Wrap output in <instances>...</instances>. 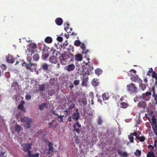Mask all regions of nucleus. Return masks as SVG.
I'll list each match as a JSON object with an SVG mask.
<instances>
[{"label":"nucleus","instance_id":"c756f323","mask_svg":"<svg viewBox=\"0 0 157 157\" xmlns=\"http://www.w3.org/2000/svg\"><path fill=\"white\" fill-rule=\"evenodd\" d=\"M128 105V104L125 102H121L120 105L121 108L125 109L127 107Z\"/></svg>","mask_w":157,"mask_h":157},{"label":"nucleus","instance_id":"f8f14e48","mask_svg":"<svg viewBox=\"0 0 157 157\" xmlns=\"http://www.w3.org/2000/svg\"><path fill=\"white\" fill-rule=\"evenodd\" d=\"M80 46V48L82 49V53H84L86 55H87L88 53H90L89 50L86 49V46L83 43H82Z\"/></svg>","mask_w":157,"mask_h":157},{"label":"nucleus","instance_id":"cd10ccee","mask_svg":"<svg viewBox=\"0 0 157 157\" xmlns=\"http://www.w3.org/2000/svg\"><path fill=\"white\" fill-rule=\"evenodd\" d=\"M44 41L46 43H51L52 41V39L51 37L47 36L45 39Z\"/></svg>","mask_w":157,"mask_h":157},{"label":"nucleus","instance_id":"4c0bfd02","mask_svg":"<svg viewBox=\"0 0 157 157\" xmlns=\"http://www.w3.org/2000/svg\"><path fill=\"white\" fill-rule=\"evenodd\" d=\"M40 57L38 54L36 53L33 56V59L35 61H37L39 59Z\"/></svg>","mask_w":157,"mask_h":157},{"label":"nucleus","instance_id":"bb28decb","mask_svg":"<svg viewBox=\"0 0 157 157\" xmlns=\"http://www.w3.org/2000/svg\"><path fill=\"white\" fill-rule=\"evenodd\" d=\"M28 155L29 157H39V154L36 153V154H31V152H29L28 153Z\"/></svg>","mask_w":157,"mask_h":157},{"label":"nucleus","instance_id":"2f4dec72","mask_svg":"<svg viewBox=\"0 0 157 157\" xmlns=\"http://www.w3.org/2000/svg\"><path fill=\"white\" fill-rule=\"evenodd\" d=\"M18 109H20L21 111L24 112H26V109L24 106L23 105H19L18 106Z\"/></svg>","mask_w":157,"mask_h":157},{"label":"nucleus","instance_id":"052dcab7","mask_svg":"<svg viewBox=\"0 0 157 157\" xmlns=\"http://www.w3.org/2000/svg\"><path fill=\"white\" fill-rule=\"evenodd\" d=\"M75 106V105L74 104H72L71 105H70L69 108H68L69 109H71L73 108Z\"/></svg>","mask_w":157,"mask_h":157},{"label":"nucleus","instance_id":"13d9d810","mask_svg":"<svg viewBox=\"0 0 157 157\" xmlns=\"http://www.w3.org/2000/svg\"><path fill=\"white\" fill-rule=\"evenodd\" d=\"M64 25L65 26L66 25L67 26V28H65L64 29L66 31H67V29H69V24L68 23H66L64 24Z\"/></svg>","mask_w":157,"mask_h":157},{"label":"nucleus","instance_id":"6e6552de","mask_svg":"<svg viewBox=\"0 0 157 157\" xmlns=\"http://www.w3.org/2000/svg\"><path fill=\"white\" fill-rule=\"evenodd\" d=\"M128 76L130 77V79L133 82H136L139 79L138 75H136V74H133L132 73H128Z\"/></svg>","mask_w":157,"mask_h":157},{"label":"nucleus","instance_id":"f704fd0d","mask_svg":"<svg viewBox=\"0 0 157 157\" xmlns=\"http://www.w3.org/2000/svg\"><path fill=\"white\" fill-rule=\"evenodd\" d=\"M58 118L57 119L58 121L59 122H63V117H64V115H58Z\"/></svg>","mask_w":157,"mask_h":157},{"label":"nucleus","instance_id":"ea45409f","mask_svg":"<svg viewBox=\"0 0 157 157\" xmlns=\"http://www.w3.org/2000/svg\"><path fill=\"white\" fill-rule=\"evenodd\" d=\"M95 72L97 75H99L102 73V71L101 69L97 68L95 70Z\"/></svg>","mask_w":157,"mask_h":157},{"label":"nucleus","instance_id":"c85d7f7f","mask_svg":"<svg viewBox=\"0 0 157 157\" xmlns=\"http://www.w3.org/2000/svg\"><path fill=\"white\" fill-rule=\"evenodd\" d=\"M142 96H136L134 98V100L135 102H136L140 101V100H142Z\"/></svg>","mask_w":157,"mask_h":157},{"label":"nucleus","instance_id":"4be33fe9","mask_svg":"<svg viewBox=\"0 0 157 157\" xmlns=\"http://www.w3.org/2000/svg\"><path fill=\"white\" fill-rule=\"evenodd\" d=\"M29 46L30 48H31L32 50L31 51H33L32 53H33V50L37 48V46L34 43H30L29 44Z\"/></svg>","mask_w":157,"mask_h":157},{"label":"nucleus","instance_id":"0e129e2a","mask_svg":"<svg viewBox=\"0 0 157 157\" xmlns=\"http://www.w3.org/2000/svg\"><path fill=\"white\" fill-rule=\"evenodd\" d=\"M67 121L69 122H71L72 121V117L69 116L67 119Z\"/></svg>","mask_w":157,"mask_h":157},{"label":"nucleus","instance_id":"a211bd4d","mask_svg":"<svg viewBox=\"0 0 157 157\" xmlns=\"http://www.w3.org/2000/svg\"><path fill=\"white\" fill-rule=\"evenodd\" d=\"M55 22L56 25H61L63 23V19L60 18L59 17L57 18L55 20Z\"/></svg>","mask_w":157,"mask_h":157},{"label":"nucleus","instance_id":"c03bdc74","mask_svg":"<svg viewBox=\"0 0 157 157\" xmlns=\"http://www.w3.org/2000/svg\"><path fill=\"white\" fill-rule=\"evenodd\" d=\"M152 77L153 78H155L157 80V74L155 71L152 72Z\"/></svg>","mask_w":157,"mask_h":157},{"label":"nucleus","instance_id":"4d7b16f0","mask_svg":"<svg viewBox=\"0 0 157 157\" xmlns=\"http://www.w3.org/2000/svg\"><path fill=\"white\" fill-rule=\"evenodd\" d=\"M31 98V97L29 94H27L25 96V98L26 100H30Z\"/></svg>","mask_w":157,"mask_h":157},{"label":"nucleus","instance_id":"f03ea898","mask_svg":"<svg viewBox=\"0 0 157 157\" xmlns=\"http://www.w3.org/2000/svg\"><path fill=\"white\" fill-rule=\"evenodd\" d=\"M21 121L23 123V126L27 128L30 127V124L32 122V119L26 117L21 118Z\"/></svg>","mask_w":157,"mask_h":157},{"label":"nucleus","instance_id":"f257e3e1","mask_svg":"<svg viewBox=\"0 0 157 157\" xmlns=\"http://www.w3.org/2000/svg\"><path fill=\"white\" fill-rule=\"evenodd\" d=\"M127 91L130 94H136L138 93V88L133 83H131L127 86Z\"/></svg>","mask_w":157,"mask_h":157},{"label":"nucleus","instance_id":"9d476101","mask_svg":"<svg viewBox=\"0 0 157 157\" xmlns=\"http://www.w3.org/2000/svg\"><path fill=\"white\" fill-rule=\"evenodd\" d=\"M151 92H146L145 93L143 94L142 96V98L145 100L146 101H148L150 98V96L151 95Z\"/></svg>","mask_w":157,"mask_h":157},{"label":"nucleus","instance_id":"39448f33","mask_svg":"<svg viewBox=\"0 0 157 157\" xmlns=\"http://www.w3.org/2000/svg\"><path fill=\"white\" fill-rule=\"evenodd\" d=\"M28 61H29V63L27 64L25 62L24 63V64H25V66L28 70H29L31 71H33L34 70V68L36 66V64L32 63L31 62V59L30 58H28L27 59Z\"/></svg>","mask_w":157,"mask_h":157},{"label":"nucleus","instance_id":"2eb2a0df","mask_svg":"<svg viewBox=\"0 0 157 157\" xmlns=\"http://www.w3.org/2000/svg\"><path fill=\"white\" fill-rule=\"evenodd\" d=\"M6 59L7 61L9 63H13L14 62V58L12 56L8 55L6 57Z\"/></svg>","mask_w":157,"mask_h":157},{"label":"nucleus","instance_id":"de8ad7c7","mask_svg":"<svg viewBox=\"0 0 157 157\" xmlns=\"http://www.w3.org/2000/svg\"><path fill=\"white\" fill-rule=\"evenodd\" d=\"M81 102L84 105H86L87 103V100L85 98H82L81 100Z\"/></svg>","mask_w":157,"mask_h":157},{"label":"nucleus","instance_id":"3c124183","mask_svg":"<svg viewBox=\"0 0 157 157\" xmlns=\"http://www.w3.org/2000/svg\"><path fill=\"white\" fill-rule=\"evenodd\" d=\"M64 112L66 113V114H65V117H66L68 115H69L70 113V109H68L65 110Z\"/></svg>","mask_w":157,"mask_h":157},{"label":"nucleus","instance_id":"603ef678","mask_svg":"<svg viewBox=\"0 0 157 157\" xmlns=\"http://www.w3.org/2000/svg\"><path fill=\"white\" fill-rule=\"evenodd\" d=\"M79 83V80H75L73 82L75 86H77Z\"/></svg>","mask_w":157,"mask_h":157},{"label":"nucleus","instance_id":"f3484780","mask_svg":"<svg viewBox=\"0 0 157 157\" xmlns=\"http://www.w3.org/2000/svg\"><path fill=\"white\" fill-rule=\"evenodd\" d=\"M49 61L53 63H56L57 62V59L56 57L52 56H51L49 58Z\"/></svg>","mask_w":157,"mask_h":157},{"label":"nucleus","instance_id":"20e7f679","mask_svg":"<svg viewBox=\"0 0 157 157\" xmlns=\"http://www.w3.org/2000/svg\"><path fill=\"white\" fill-rule=\"evenodd\" d=\"M32 143H22L21 144V146L22 147V149L25 152H28L29 153L31 152L30 149L32 148Z\"/></svg>","mask_w":157,"mask_h":157},{"label":"nucleus","instance_id":"7c9ffc66","mask_svg":"<svg viewBox=\"0 0 157 157\" xmlns=\"http://www.w3.org/2000/svg\"><path fill=\"white\" fill-rule=\"evenodd\" d=\"M22 129L21 127L19 125L17 124L15 127V130L16 132H19Z\"/></svg>","mask_w":157,"mask_h":157},{"label":"nucleus","instance_id":"bf43d9fd","mask_svg":"<svg viewBox=\"0 0 157 157\" xmlns=\"http://www.w3.org/2000/svg\"><path fill=\"white\" fill-rule=\"evenodd\" d=\"M137 133L136 132H134L133 133H131L130 134V135H131L132 136H136V137L137 136H138V135H137Z\"/></svg>","mask_w":157,"mask_h":157},{"label":"nucleus","instance_id":"864d4df0","mask_svg":"<svg viewBox=\"0 0 157 157\" xmlns=\"http://www.w3.org/2000/svg\"><path fill=\"white\" fill-rule=\"evenodd\" d=\"M153 71L152 68H151L150 70L148 71V72L147 73V75L148 76H150L151 73V72L152 73V72H153Z\"/></svg>","mask_w":157,"mask_h":157},{"label":"nucleus","instance_id":"aec40b11","mask_svg":"<svg viewBox=\"0 0 157 157\" xmlns=\"http://www.w3.org/2000/svg\"><path fill=\"white\" fill-rule=\"evenodd\" d=\"M92 84L94 86H96L99 85V82L97 78H94L92 81Z\"/></svg>","mask_w":157,"mask_h":157},{"label":"nucleus","instance_id":"09e8293b","mask_svg":"<svg viewBox=\"0 0 157 157\" xmlns=\"http://www.w3.org/2000/svg\"><path fill=\"white\" fill-rule=\"evenodd\" d=\"M102 120L101 117L99 116L98 117V123L99 125H100L102 124Z\"/></svg>","mask_w":157,"mask_h":157},{"label":"nucleus","instance_id":"6e6d98bb","mask_svg":"<svg viewBox=\"0 0 157 157\" xmlns=\"http://www.w3.org/2000/svg\"><path fill=\"white\" fill-rule=\"evenodd\" d=\"M57 40L59 42H62L63 40V38L61 36L58 37L57 38Z\"/></svg>","mask_w":157,"mask_h":157},{"label":"nucleus","instance_id":"e433bc0d","mask_svg":"<svg viewBox=\"0 0 157 157\" xmlns=\"http://www.w3.org/2000/svg\"><path fill=\"white\" fill-rule=\"evenodd\" d=\"M39 90L40 91H43L45 90V85L44 84L39 85Z\"/></svg>","mask_w":157,"mask_h":157},{"label":"nucleus","instance_id":"69168bd1","mask_svg":"<svg viewBox=\"0 0 157 157\" xmlns=\"http://www.w3.org/2000/svg\"><path fill=\"white\" fill-rule=\"evenodd\" d=\"M148 148H150V147H151V148H152V150H153L154 149V146H152L151 145V144H149L148 145Z\"/></svg>","mask_w":157,"mask_h":157},{"label":"nucleus","instance_id":"7ed1b4c3","mask_svg":"<svg viewBox=\"0 0 157 157\" xmlns=\"http://www.w3.org/2000/svg\"><path fill=\"white\" fill-rule=\"evenodd\" d=\"M70 58L69 55L65 54H62L59 57L60 63L62 65H66L68 61V59Z\"/></svg>","mask_w":157,"mask_h":157},{"label":"nucleus","instance_id":"b1692460","mask_svg":"<svg viewBox=\"0 0 157 157\" xmlns=\"http://www.w3.org/2000/svg\"><path fill=\"white\" fill-rule=\"evenodd\" d=\"M75 59L77 61H81L82 59V57L80 54H78L75 55Z\"/></svg>","mask_w":157,"mask_h":157},{"label":"nucleus","instance_id":"e2e57ef3","mask_svg":"<svg viewBox=\"0 0 157 157\" xmlns=\"http://www.w3.org/2000/svg\"><path fill=\"white\" fill-rule=\"evenodd\" d=\"M136 71L133 69H131L129 71V72L130 73L131 72H133L134 74H135L136 73Z\"/></svg>","mask_w":157,"mask_h":157},{"label":"nucleus","instance_id":"79ce46f5","mask_svg":"<svg viewBox=\"0 0 157 157\" xmlns=\"http://www.w3.org/2000/svg\"><path fill=\"white\" fill-rule=\"evenodd\" d=\"M136 139H137L139 140L140 141V142H144L145 140V138L144 136H141V137H140L139 136H137L136 137Z\"/></svg>","mask_w":157,"mask_h":157},{"label":"nucleus","instance_id":"338daca9","mask_svg":"<svg viewBox=\"0 0 157 157\" xmlns=\"http://www.w3.org/2000/svg\"><path fill=\"white\" fill-rule=\"evenodd\" d=\"M25 104V101H24L21 100V103L20 105L24 106V105Z\"/></svg>","mask_w":157,"mask_h":157},{"label":"nucleus","instance_id":"a18cd8bd","mask_svg":"<svg viewBox=\"0 0 157 157\" xmlns=\"http://www.w3.org/2000/svg\"><path fill=\"white\" fill-rule=\"evenodd\" d=\"M152 128L154 132H157V124H153L152 126Z\"/></svg>","mask_w":157,"mask_h":157},{"label":"nucleus","instance_id":"37998d69","mask_svg":"<svg viewBox=\"0 0 157 157\" xmlns=\"http://www.w3.org/2000/svg\"><path fill=\"white\" fill-rule=\"evenodd\" d=\"M128 139L130 143H132L134 142V138L130 134L129 136H128Z\"/></svg>","mask_w":157,"mask_h":157},{"label":"nucleus","instance_id":"393cba45","mask_svg":"<svg viewBox=\"0 0 157 157\" xmlns=\"http://www.w3.org/2000/svg\"><path fill=\"white\" fill-rule=\"evenodd\" d=\"M147 157H155V154L152 151V150L147 152Z\"/></svg>","mask_w":157,"mask_h":157},{"label":"nucleus","instance_id":"dca6fc26","mask_svg":"<svg viewBox=\"0 0 157 157\" xmlns=\"http://www.w3.org/2000/svg\"><path fill=\"white\" fill-rule=\"evenodd\" d=\"M138 107L139 108H145L146 106V104L144 101H141L138 104Z\"/></svg>","mask_w":157,"mask_h":157},{"label":"nucleus","instance_id":"5701e85b","mask_svg":"<svg viewBox=\"0 0 157 157\" xmlns=\"http://www.w3.org/2000/svg\"><path fill=\"white\" fill-rule=\"evenodd\" d=\"M118 153L119 155L122 157H127L128 153L125 151L121 152V151L120 150H118Z\"/></svg>","mask_w":157,"mask_h":157},{"label":"nucleus","instance_id":"a878e982","mask_svg":"<svg viewBox=\"0 0 157 157\" xmlns=\"http://www.w3.org/2000/svg\"><path fill=\"white\" fill-rule=\"evenodd\" d=\"M102 96V99L104 101L107 100L109 98V95L108 93H104L103 94Z\"/></svg>","mask_w":157,"mask_h":157},{"label":"nucleus","instance_id":"4468645a","mask_svg":"<svg viewBox=\"0 0 157 157\" xmlns=\"http://www.w3.org/2000/svg\"><path fill=\"white\" fill-rule=\"evenodd\" d=\"M75 68V65L74 64H69L68 66L66 67L65 69L68 71H72Z\"/></svg>","mask_w":157,"mask_h":157},{"label":"nucleus","instance_id":"ddd939ff","mask_svg":"<svg viewBox=\"0 0 157 157\" xmlns=\"http://www.w3.org/2000/svg\"><path fill=\"white\" fill-rule=\"evenodd\" d=\"M53 144H52L51 142H48V151L47 152V153L48 154H50L51 153H52L53 152V149L54 148L53 147Z\"/></svg>","mask_w":157,"mask_h":157},{"label":"nucleus","instance_id":"423d86ee","mask_svg":"<svg viewBox=\"0 0 157 157\" xmlns=\"http://www.w3.org/2000/svg\"><path fill=\"white\" fill-rule=\"evenodd\" d=\"M84 72L86 74L90 75L92 70L93 69L91 63L87 64L83 68Z\"/></svg>","mask_w":157,"mask_h":157},{"label":"nucleus","instance_id":"8fccbe9b","mask_svg":"<svg viewBox=\"0 0 157 157\" xmlns=\"http://www.w3.org/2000/svg\"><path fill=\"white\" fill-rule=\"evenodd\" d=\"M96 97L98 98V102H100L101 103L102 102V101L101 100L100 98L101 96H99L98 94H97L96 95Z\"/></svg>","mask_w":157,"mask_h":157},{"label":"nucleus","instance_id":"49530a36","mask_svg":"<svg viewBox=\"0 0 157 157\" xmlns=\"http://www.w3.org/2000/svg\"><path fill=\"white\" fill-rule=\"evenodd\" d=\"M42 56L44 57V59L46 60L48 57L49 55L48 53L45 54L43 52Z\"/></svg>","mask_w":157,"mask_h":157},{"label":"nucleus","instance_id":"9b49d317","mask_svg":"<svg viewBox=\"0 0 157 157\" xmlns=\"http://www.w3.org/2000/svg\"><path fill=\"white\" fill-rule=\"evenodd\" d=\"M80 117L79 113L78 112V110L77 109L75 110V112H74L72 115L73 119L76 120L77 121Z\"/></svg>","mask_w":157,"mask_h":157},{"label":"nucleus","instance_id":"6ab92c4d","mask_svg":"<svg viewBox=\"0 0 157 157\" xmlns=\"http://www.w3.org/2000/svg\"><path fill=\"white\" fill-rule=\"evenodd\" d=\"M58 124L56 123V121L55 120H53L52 122L49 123V127L51 128L52 126L56 128Z\"/></svg>","mask_w":157,"mask_h":157},{"label":"nucleus","instance_id":"774afa93","mask_svg":"<svg viewBox=\"0 0 157 157\" xmlns=\"http://www.w3.org/2000/svg\"><path fill=\"white\" fill-rule=\"evenodd\" d=\"M60 64L59 63H58L57 64V66H56V67L58 68H59L60 67Z\"/></svg>","mask_w":157,"mask_h":157},{"label":"nucleus","instance_id":"5fc2aeb1","mask_svg":"<svg viewBox=\"0 0 157 157\" xmlns=\"http://www.w3.org/2000/svg\"><path fill=\"white\" fill-rule=\"evenodd\" d=\"M152 91H153V94L152 95L153 97H154L155 94V88L154 86H153L151 88Z\"/></svg>","mask_w":157,"mask_h":157},{"label":"nucleus","instance_id":"72a5a7b5","mask_svg":"<svg viewBox=\"0 0 157 157\" xmlns=\"http://www.w3.org/2000/svg\"><path fill=\"white\" fill-rule=\"evenodd\" d=\"M139 87L141 88L143 90H144L146 89V86L145 84L141 83L139 85Z\"/></svg>","mask_w":157,"mask_h":157},{"label":"nucleus","instance_id":"412c9836","mask_svg":"<svg viewBox=\"0 0 157 157\" xmlns=\"http://www.w3.org/2000/svg\"><path fill=\"white\" fill-rule=\"evenodd\" d=\"M88 80V78L86 76L83 77L82 79V85L83 86H86L87 82Z\"/></svg>","mask_w":157,"mask_h":157},{"label":"nucleus","instance_id":"a19ab883","mask_svg":"<svg viewBox=\"0 0 157 157\" xmlns=\"http://www.w3.org/2000/svg\"><path fill=\"white\" fill-rule=\"evenodd\" d=\"M67 49L68 51L69 52L71 51H74L73 47L72 45H70L67 48Z\"/></svg>","mask_w":157,"mask_h":157},{"label":"nucleus","instance_id":"0eeeda50","mask_svg":"<svg viewBox=\"0 0 157 157\" xmlns=\"http://www.w3.org/2000/svg\"><path fill=\"white\" fill-rule=\"evenodd\" d=\"M50 65L46 63H43L40 65V69L45 72H48L49 70Z\"/></svg>","mask_w":157,"mask_h":157},{"label":"nucleus","instance_id":"473e14b6","mask_svg":"<svg viewBox=\"0 0 157 157\" xmlns=\"http://www.w3.org/2000/svg\"><path fill=\"white\" fill-rule=\"evenodd\" d=\"M134 155L135 156L140 157L141 155V151L139 149H136V152H134Z\"/></svg>","mask_w":157,"mask_h":157},{"label":"nucleus","instance_id":"1a4fd4ad","mask_svg":"<svg viewBox=\"0 0 157 157\" xmlns=\"http://www.w3.org/2000/svg\"><path fill=\"white\" fill-rule=\"evenodd\" d=\"M73 128L74 130L78 133H79L80 132V129L81 128V125L78 122H77L74 125Z\"/></svg>","mask_w":157,"mask_h":157},{"label":"nucleus","instance_id":"c9c22d12","mask_svg":"<svg viewBox=\"0 0 157 157\" xmlns=\"http://www.w3.org/2000/svg\"><path fill=\"white\" fill-rule=\"evenodd\" d=\"M82 43L78 40H76L75 41L74 43V44L76 46L78 47L80 46V45Z\"/></svg>","mask_w":157,"mask_h":157},{"label":"nucleus","instance_id":"680f3d73","mask_svg":"<svg viewBox=\"0 0 157 157\" xmlns=\"http://www.w3.org/2000/svg\"><path fill=\"white\" fill-rule=\"evenodd\" d=\"M152 122H153V124H155L156 123V120L155 118V117L154 118L153 117H152Z\"/></svg>","mask_w":157,"mask_h":157},{"label":"nucleus","instance_id":"58836bf2","mask_svg":"<svg viewBox=\"0 0 157 157\" xmlns=\"http://www.w3.org/2000/svg\"><path fill=\"white\" fill-rule=\"evenodd\" d=\"M46 106V104L45 103H43L41 105H39V109L42 110Z\"/></svg>","mask_w":157,"mask_h":157}]
</instances>
